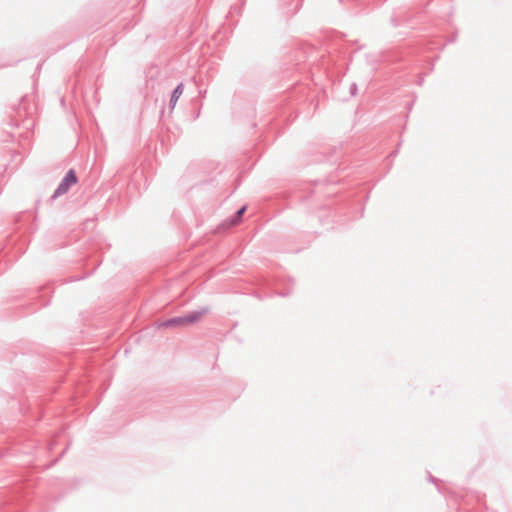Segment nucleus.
<instances>
[{
  "label": "nucleus",
  "mask_w": 512,
  "mask_h": 512,
  "mask_svg": "<svg viewBox=\"0 0 512 512\" xmlns=\"http://www.w3.org/2000/svg\"><path fill=\"white\" fill-rule=\"evenodd\" d=\"M204 312H193L185 317L173 318L163 323V326H186L199 321Z\"/></svg>",
  "instance_id": "1"
},
{
  "label": "nucleus",
  "mask_w": 512,
  "mask_h": 512,
  "mask_svg": "<svg viewBox=\"0 0 512 512\" xmlns=\"http://www.w3.org/2000/svg\"><path fill=\"white\" fill-rule=\"evenodd\" d=\"M76 182H77L76 174L73 170H70L67 173V175L65 176V178L63 179V181L58 186V188L55 192V196H59V195L66 193L72 185L76 184Z\"/></svg>",
  "instance_id": "2"
},
{
  "label": "nucleus",
  "mask_w": 512,
  "mask_h": 512,
  "mask_svg": "<svg viewBox=\"0 0 512 512\" xmlns=\"http://www.w3.org/2000/svg\"><path fill=\"white\" fill-rule=\"evenodd\" d=\"M183 94V84H179L175 90L173 91L172 93V96H171V108L173 109L178 101V99L181 97V95Z\"/></svg>",
  "instance_id": "3"
},
{
  "label": "nucleus",
  "mask_w": 512,
  "mask_h": 512,
  "mask_svg": "<svg viewBox=\"0 0 512 512\" xmlns=\"http://www.w3.org/2000/svg\"><path fill=\"white\" fill-rule=\"evenodd\" d=\"M246 210V207H242L236 214L235 218L233 219V221L231 222V225H236L240 222V219L243 215V213L245 212Z\"/></svg>",
  "instance_id": "4"
}]
</instances>
